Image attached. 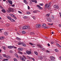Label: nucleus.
Returning <instances> with one entry per match:
<instances>
[{
	"mask_svg": "<svg viewBox=\"0 0 61 61\" xmlns=\"http://www.w3.org/2000/svg\"><path fill=\"white\" fill-rule=\"evenodd\" d=\"M22 46H26V45L25 44L24 42H22Z\"/></svg>",
	"mask_w": 61,
	"mask_h": 61,
	"instance_id": "nucleus-15",
	"label": "nucleus"
},
{
	"mask_svg": "<svg viewBox=\"0 0 61 61\" xmlns=\"http://www.w3.org/2000/svg\"><path fill=\"white\" fill-rule=\"evenodd\" d=\"M6 11L8 13H10L11 12H12L13 11V9L11 8H10L9 9V10H7Z\"/></svg>",
	"mask_w": 61,
	"mask_h": 61,
	"instance_id": "nucleus-2",
	"label": "nucleus"
},
{
	"mask_svg": "<svg viewBox=\"0 0 61 61\" xmlns=\"http://www.w3.org/2000/svg\"><path fill=\"white\" fill-rule=\"evenodd\" d=\"M2 47L4 50H6V49H5V46H3Z\"/></svg>",
	"mask_w": 61,
	"mask_h": 61,
	"instance_id": "nucleus-39",
	"label": "nucleus"
},
{
	"mask_svg": "<svg viewBox=\"0 0 61 61\" xmlns=\"http://www.w3.org/2000/svg\"><path fill=\"white\" fill-rule=\"evenodd\" d=\"M48 25H53V23H52V24L50 23Z\"/></svg>",
	"mask_w": 61,
	"mask_h": 61,
	"instance_id": "nucleus-46",
	"label": "nucleus"
},
{
	"mask_svg": "<svg viewBox=\"0 0 61 61\" xmlns=\"http://www.w3.org/2000/svg\"><path fill=\"white\" fill-rule=\"evenodd\" d=\"M14 61H17V59H16L15 58H14Z\"/></svg>",
	"mask_w": 61,
	"mask_h": 61,
	"instance_id": "nucleus-41",
	"label": "nucleus"
},
{
	"mask_svg": "<svg viewBox=\"0 0 61 61\" xmlns=\"http://www.w3.org/2000/svg\"><path fill=\"white\" fill-rule=\"evenodd\" d=\"M12 6H13V7H14V6H15V4H13L12 5Z\"/></svg>",
	"mask_w": 61,
	"mask_h": 61,
	"instance_id": "nucleus-62",
	"label": "nucleus"
},
{
	"mask_svg": "<svg viewBox=\"0 0 61 61\" xmlns=\"http://www.w3.org/2000/svg\"><path fill=\"white\" fill-rule=\"evenodd\" d=\"M46 52L47 53H49V52H50V51L48 50H47L46 51Z\"/></svg>",
	"mask_w": 61,
	"mask_h": 61,
	"instance_id": "nucleus-54",
	"label": "nucleus"
},
{
	"mask_svg": "<svg viewBox=\"0 0 61 61\" xmlns=\"http://www.w3.org/2000/svg\"><path fill=\"white\" fill-rule=\"evenodd\" d=\"M39 58L40 59H43V57L42 56L40 57Z\"/></svg>",
	"mask_w": 61,
	"mask_h": 61,
	"instance_id": "nucleus-34",
	"label": "nucleus"
},
{
	"mask_svg": "<svg viewBox=\"0 0 61 61\" xmlns=\"http://www.w3.org/2000/svg\"><path fill=\"white\" fill-rule=\"evenodd\" d=\"M10 16H11L12 17H15V16L12 14H10Z\"/></svg>",
	"mask_w": 61,
	"mask_h": 61,
	"instance_id": "nucleus-19",
	"label": "nucleus"
},
{
	"mask_svg": "<svg viewBox=\"0 0 61 61\" xmlns=\"http://www.w3.org/2000/svg\"><path fill=\"white\" fill-rule=\"evenodd\" d=\"M18 53H19V54H21V55L22 54H23V53L22 52L20 51H18Z\"/></svg>",
	"mask_w": 61,
	"mask_h": 61,
	"instance_id": "nucleus-28",
	"label": "nucleus"
},
{
	"mask_svg": "<svg viewBox=\"0 0 61 61\" xmlns=\"http://www.w3.org/2000/svg\"><path fill=\"white\" fill-rule=\"evenodd\" d=\"M37 7H38L39 9L40 10H42L43 8L41 7L39 5H37V6H36Z\"/></svg>",
	"mask_w": 61,
	"mask_h": 61,
	"instance_id": "nucleus-6",
	"label": "nucleus"
},
{
	"mask_svg": "<svg viewBox=\"0 0 61 61\" xmlns=\"http://www.w3.org/2000/svg\"><path fill=\"white\" fill-rule=\"evenodd\" d=\"M47 4H46L45 5V8H47Z\"/></svg>",
	"mask_w": 61,
	"mask_h": 61,
	"instance_id": "nucleus-27",
	"label": "nucleus"
},
{
	"mask_svg": "<svg viewBox=\"0 0 61 61\" xmlns=\"http://www.w3.org/2000/svg\"><path fill=\"white\" fill-rule=\"evenodd\" d=\"M24 18H27V16H25L24 17Z\"/></svg>",
	"mask_w": 61,
	"mask_h": 61,
	"instance_id": "nucleus-48",
	"label": "nucleus"
},
{
	"mask_svg": "<svg viewBox=\"0 0 61 61\" xmlns=\"http://www.w3.org/2000/svg\"><path fill=\"white\" fill-rule=\"evenodd\" d=\"M6 26L8 27V26H9L10 25V24H6Z\"/></svg>",
	"mask_w": 61,
	"mask_h": 61,
	"instance_id": "nucleus-31",
	"label": "nucleus"
},
{
	"mask_svg": "<svg viewBox=\"0 0 61 61\" xmlns=\"http://www.w3.org/2000/svg\"><path fill=\"white\" fill-rule=\"evenodd\" d=\"M5 38V37L4 36H2L0 37V40H2Z\"/></svg>",
	"mask_w": 61,
	"mask_h": 61,
	"instance_id": "nucleus-18",
	"label": "nucleus"
},
{
	"mask_svg": "<svg viewBox=\"0 0 61 61\" xmlns=\"http://www.w3.org/2000/svg\"><path fill=\"white\" fill-rule=\"evenodd\" d=\"M55 51L56 52H58L59 51L57 49H55Z\"/></svg>",
	"mask_w": 61,
	"mask_h": 61,
	"instance_id": "nucleus-29",
	"label": "nucleus"
},
{
	"mask_svg": "<svg viewBox=\"0 0 61 61\" xmlns=\"http://www.w3.org/2000/svg\"><path fill=\"white\" fill-rule=\"evenodd\" d=\"M59 58H60V60H61V56L60 57H59Z\"/></svg>",
	"mask_w": 61,
	"mask_h": 61,
	"instance_id": "nucleus-64",
	"label": "nucleus"
},
{
	"mask_svg": "<svg viewBox=\"0 0 61 61\" xmlns=\"http://www.w3.org/2000/svg\"><path fill=\"white\" fill-rule=\"evenodd\" d=\"M37 12H40V11L38 10H35V11H33V13H37Z\"/></svg>",
	"mask_w": 61,
	"mask_h": 61,
	"instance_id": "nucleus-23",
	"label": "nucleus"
},
{
	"mask_svg": "<svg viewBox=\"0 0 61 61\" xmlns=\"http://www.w3.org/2000/svg\"><path fill=\"white\" fill-rule=\"evenodd\" d=\"M3 58V57L2 56L0 55V59H2Z\"/></svg>",
	"mask_w": 61,
	"mask_h": 61,
	"instance_id": "nucleus-38",
	"label": "nucleus"
},
{
	"mask_svg": "<svg viewBox=\"0 0 61 61\" xmlns=\"http://www.w3.org/2000/svg\"><path fill=\"white\" fill-rule=\"evenodd\" d=\"M50 58H51V60L52 61H53L55 58V57L52 56H51Z\"/></svg>",
	"mask_w": 61,
	"mask_h": 61,
	"instance_id": "nucleus-11",
	"label": "nucleus"
},
{
	"mask_svg": "<svg viewBox=\"0 0 61 61\" xmlns=\"http://www.w3.org/2000/svg\"><path fill=\"white\" fill-rule=\"evenodd\" d=\"M56 46H58V47H60V48H61V46L59 45V44L58 43H57L56 44Z\"/></svg>",
	"mask_w": 61,
	"mask_h": 61,
	"instance_id": "nucleus-20",
	"label": "nucleus"
},
{
	"mask_svg": "<svg viewBox=\"0 0 61 61\" xmlns=\"http://www.w3.org/2000/svg\"><path fill=\"white\" fill-rule=\"evenodd\" d=\"M18 51H21L23 50V49L22 48H19L18 49Z\"/></svg>",
	"mask_w": 61,
	"mask_h": 61,
	"instance_id": "nucleus-9",
	"label": "nucleus"
},
{
	"mask_svg": "<svg viewBox=\"0 0 61 61\" xmlns=\"http://www.w3.org/2000/svg\"><path fill=\"white\" fill-rule=\"evenodd\" d=\"M8 47L9 48H13V46H8Z\"/></svg>",
	"mask_w": 61,
	"mask_h": 61,
	"instance_id": "nucleus-21",
	"label": "nucleus"
},
{
	"mask_svg": "<svg viewBox=\"0 0 61 61\" xmlns=\"http://www.w3.org/2000/svg\"><path fill=\"white\" fill-rule=\"evenodd\" d=\"M50 14H47L46 15L47 16H49V15H50Z\"/></svg>",
	"mask_w": 61,
	"mask_h": 61,
	"instance_id": "nucleus-50",
	"label": "nucleus"
},
{
	"mask_svg": "<svg viewBox=\"0 0 61 61\" xmlns=\"http://www.w3.org/2000/svg\"><path fill=\"white\" fill-rule=\"evenodd\" d=\"M18 45H22V42H19L18 43Z\"/></svg>",
	"mask_w": 61,
	"mask_h": 61,
	"instance_id": "nucleus-33",
	"label": "nucleus"
},
{
	"mask_svg": "<svg viewBox=\"0 0 61 61\" xmlns=\"http://www.w3.org/2000/svg\"><path fill=\"white\" fill-rule=\"evenodd\" d=\"M41 50H45V49L43 48H42L41 49Z\"/></svg>",
	"mask_w": 61,
	"mask_h": 61,
	"instance_id": "nucleus-45",
	"label": "nucleus"
},
{
	"mask_svg": "<svg viewBox=\"0 0 61 61\" xmlns=\"http://www.w3.org/2000/svg\"><path fill=\"white\" fill-rule=\"evenodd\" d=\"M48 5H47V8H49L51 6H50V3H49V4H47Z\"/></svg>",
	"mask_w": 61,
	"mask_h": 61,
	"instance_id": "nucleus-10",
	"label": "nucleus"
},
{
	"mask_svg": "<svg viewBox=\"0 0 61 61\" xmlns=\"http://www.w3.org/2000/svg\"><path fill=\"white\" fill-rule=\"evenodd\" d=\"M7 18H8V19H9V20H10V21H11V22H15V21L13 19H11V18L10 17L7 16Z\"/></svg>",
	"mask_w": 61,
	"mask_h": 61,
	"instance_id": "nucleus-1",
	"label": "nucleus"
},
{
	"mask_svg": "<svg viewBox=\"0 0 61 61\" xmlns=\"http://www.w3.org/2000/svg\"><path fill=\"white\" fill-rule=\"evenodd\" d=\"M47 20L48 21H49V22H51V19L49 18H47Z\"/></svg>",
	"mask_w": 61,
	"mask_h": 61,
	"instance_id": "nucleus-13",
	"label": "nucleus"
},
{
	"mask_svg": "<svg viewBox=\"0 0 61 61\" xmlns=\"http://www.w3.org/2000/svg\"><path fill=\"white\" fill-rule=\"evenodd\" d=\"M18 12H19V13H20V14H22V12H20V11H18Z\"/></svg>",
	"mask_w": 61,
	"mask_h": 61,
	"instance_id": "nucleus-56",
	"label": "nucleus"
},
{
	"mask_svg": "<svg viewBox=\"0 0 61 61\" xmlns=\"http://www.w3.org/2000/svg\"><path fill=\"white\" fill-rule=\"evenodd\" d=\"M27 14L28 15H29V14H30V12L28 11L27 12Z\"/></svg>",
	"mask_w": 61,
	"mask_h": 61,
	"instance_id": "nucleus-43",
	"label": "nucleus"
},
{
	"mask_svg": "<svg viewBox=\"0 0 61 61\" xmlns=\"http://www.w3.org/2000/svg\"><path fill=\"white\" fill-rule=\"evenodd\" d=\"M4 30V29H0V31H2Z\"/></svg>",
	"mask_w": 61,
	"mask_h": 61,
	"instance_id": "nucleus-49",
	"label": "nucleus"
},
{
	"mask_svg": "<svg viewBox=\"0 0 61 61\" xmlns=\"http://www.w3.org/2000/svg\"><path fill=\"white\" fill-rule=\"evenodd\" d=\"M37 46H39V47H40V48H42V46H41V45H39V44H38L37 45Z\"/></svg>",
	"mask_w": 61,
	"mask_h": 61,
	"instance_id": "nucleus-25",
	"label": "nucleus"
},
{
	"mask_svg": "<svg viewBox=\"0 0 61 61\" xmlns=\"http://www.w3.org/2000/svg\"><path fill=\"white\" fill-rule=\"evenodd\" d=\"M46 26V24H44L43 25H42V27H44L45 26Z\"/></svg>",
	"mask_w": 61,
	"mask_h": 61,
	"instance_id": "nucleus-26",
	"label": "nucleus"
},
{
	"mask_svg": "<svg viewBox=\"0 0 61 61\" xmlns=\"http://www.w3.org/2000/svg\"><path fill=\"white\" fill-rule=\"evenodd\" d=\"M29 26H25L24 27H23L22 28V29H27V28H29Z\"/></svg>",
	"mask_w": 61,
	"mask_h": 61,
	"instance_id": "nucleus-3",
	"label": "nucleus"
},
{
	"mask_svg": "<svg viewBox=\"0 0 61 61\" xmlns=\"http://www.w3.org/2000/svg\"><path fill=\"white\" fill-rule=\"evenodd\" d=\"M51 18L52 19H53V20L55 19V17L53 15L51 16Z\"/></svg>",
	"mask_w": 61,
	"mask_h": 61,
	"instance_id": "nucleus-22",
	"label": "nucleus"
},
{
	"mask_svg": "<svg viewBox=\"0 0 61 61\" xmlns=\"http://www.w3.org/2000/svg\"><path fill=\"white\" fill-rule=\"evenodd\" d=\"M22 34H25V31H22Z\"/></svg>",
	"mask_w": 61,
	"mask_h": 61,
	"instance_id": "nucleus-36",
	"label": "nucleus"
},
{
	"mask_svg": "<svg viewBox=\"0 0 61 61\" xmlns=\"http://www.w3.org/2000/svg\"><path fill=\"white\" fill-rule=\"evenodd\" d=\"M3 56L4 57H5L6 58V55L5 54H3Z\"/></svg>",
	"mask_w": 61,
	"mask_h": 61,
	"instance_id": "nucleus-47",
	"label": "nucleus"
},
{
	"mask_svg": "<svg viewBox=\"0 0 61 61\" xmlns=\"http://www.w3.org/2000/svg\"><path fill=\"white\" fill-rule=\"evenodd\" d=\"M6 58H7L8 59H10V58L11 57H10V56L8 55H7L6 56Z\"/></svg>",
	"mask_w": 61,
	"mask_h": 61,
	"instance_id": "nucleus-16",
	"label": "nucleus"
},
{
	"mask_svg": "<svg viewBox=\"0 0 61 61\" xmlns=\"http://www.w3.org/2000/svg\"><path fill=\"white\" fill-rule=\"evenodd\" d=\"M28 9H30V7H29V6H28Z\"/></svg>",
	"mask_w": 61,
	"mask_h": 61,
	"instance_id": "nucleus-59",
	"label": "nucleus"
},
{
	"mask_svg": "<svg viewBox=\"0 0 61 61\" xmlns=\"http://www.w3.org/2000/svg\"><path fill=\"white\" fill-rule=\"evenodd\" d=\"M34 1L35 0H31V1H32V2H34Z\"/></svg>",
	"mask_w": 61,
	"mask_h": 61,
	"instance_id": "nucleus-60",
	"label": "nucleus"
},
{
	"mask_svg": "<svg viewBox=\"0 0 61 61\" xmlns=\"http://www.w3.org/2000/svg\"><path fill=\"white\" fill-rule=\"evenodd\" d=\"M8 2L10 4V5H12V4H13V2H12V1L9 0H8Z\"/></svg>",
	"mask_w": 61,
	"mask_h": 61,
	"instance_id": "nucleus-12",
	"label": "nucleus"
},
{
	"mask_svg": "<svg viewBox=\"0 0 61 61\" xmlns=\"http://www.w3.org/2000/svg\"><path fill=\"white\" fill-rule=\"evenodd\" d=\"M8 34H9V33H8L7 32H5L4 33V35H5V36H7L8 35Z\"/></svg>",
	"mask_w": 61,
	"mask_h": 61,
	"instance_id": "nucleus-14",
	"label": "nucleus"
},
{
	"mask_svg": "<svg viewBox=\"0 0 61 61\" xmlns=\"http://www.w3.org/2000/svg\"><path fill=\"white\" fill-rule=\"evenodd\" d=\"M47 45L49 46H50V44L49 43Z\"/></svg>",
	"mask_w": 61,
	"mask_h": 61,
	"instance_id": "nucleus-61",
	"label": "nucleus"
},
{
	"mask_svg": "<svg viewBox=\"0 0 61 61\" xmlns=\"http://www.w3.org/2000/svg\"><path fill=\"white\" fill-rule=\"evenodd\" d=\"M30 35H35V34L34 33V32H33L30 33Z\"/></svg>",
	"mask_w": 61,
	"mask_h": 61,
	"instance_id": "nucleus-40",
	"label": "nucleus"
},
{
	"mask_svg": "<svg viewBox=\"0 0 61 61\" xmlns=\"http://www.w3.org/2000/svg\"><path fill=\"white\" fill-rule=\"evenodd\" d=\"M23 2L25 4H26V3H27V2H26V0H23Z\"/></svg>",
	"mask_w": 61,
	"mask_h": 61,
	"instance_id": "nucleus-32",
	"label": "nucleus"
},
{
	"mask_svg": "<svg viewBox=\"0 0 61 61\" xmlns=\"http://www.w3.org/2000/svg\"><path fill=\"white\" fill-rule=\"evenodd\" d=\"M53 6L55 8H56V9H58V8H59V6L58 5H54Z\"/></svg>",
	"mask_w": 61,
	"mask_h": 61,
	"instance_id": "nucleus-8",
	"label": "nucleus"
},
{
	"mask_svg": "<svg viewBox=\"0 0 61 61\" xmlns=\"http://www.w3.org/2000/svg\"><path fill=\"white\" fill-rule=\"evenodd\" d=\"M29 44L30 45H32V46H33V45H33V44L32 43H30Z\"/></svg>",
	"mask_w": 61,
	"mask_h": 61,
	"instance_id": "nucleus-53",
	"label": "nucleus"
},
{
	"mask_svg": "<svg viewBox=\"0 0 61 61\" xmlns=\"http://www.w3.org/2000/svg\"><path fill=\"white\" fill-rule=\"evenodd\" d=\"M26 53L27 55H31L32 54V52L29 51L27 50L26 51Z\"/></svg>",
	"mask_w": 61,
	"mask_h": 61,
	"instance_id": "nucleus-4",
	"label": "nucleus"
},
{
	"mask_svg": "<svg viewBox=\"0 0 61 61\" xmlns=\"http://www.w3.org/2000/svg\"><path fill=\"white\" fill-rule=\"evenodd\" d=\"M59 14L60 15V16L61 18V13H60Z\"/></svg>",
	"mask_w": 61,
	"mask_h": 61,
	"instance_id": "nucleus-57",
	"label": "nucleus"
},
{
	"mask_svg": "<svg viewBox=\"0 0 61 61\" xmlns=\"http://www.w3.org/2000/svg\"><path fill=\"white\" fill-rule=\"evenodd\" d=\"M59 26L60 27H61V25L60 24H59Z\"/></svg>",
	"mask_w": 61,
	"mask_h": 61,
	"instance_id": "nucleus-58",
	"label": "nucleus"
},
{
	"mask_svg": "<svg viewBox=\"0 0 61 61\" xmlns=\"http://www.w3.org/2000/svg\"><path fill=\"white\" fill-rule=\"evenodd\" d=\"M14 18V19H15V20H16L17 19V18H16V17H15H15H13Z\"/></svg>",
	"mask_w": 61,
	"mask_h": 61,
	"instance_id": "nucleus-55",
	"label": "nucleus"
},
{
	"mask_svg": "<svg viewBox=\"0 0 61 61\" xmlns=\"http://www.w3.org/2000/svg\"><path fill=\"white\" fill-rule=\"evenodd\" d=\"M32 59L33 60V61H35V59H34V58H32Z\"/></svg>",
	"mask_w": 61,
	"mask_h": 61,
	"instance_id": "nucleus-63",
	"label": "nucleus"
},
{
	"mask_svg": "<svg viewBox=\"0 0 61 61\" xmlns=\"http://www.w3.org/2000/svg\"><path fill=\"white\" fill-rule=\"evenodd\" d=\"M34 2L35 3H37V1L36 0H35L34 1Z\"/></svg>",
	"mask_w": 61,
	"mask_h": 61,
	"instance_id": "nucleus-51",
	"label": "nucleus"
},
{
	"mask_svg": "<svg viewBox=\"0 0 61 61\" xmlns=\"http://www.w3.org/2000/svg\"><path fill=\"white\" fill-rule=\"evenodd\" d=\"M32 18H33L34 19V20L36 19V18L35 16H32Z\"/></svg>",
	"mask_w": 61,
	"mask_h": 61,
	"instance_id": "nucleus-37",
	"label": "nucleus"
},
{
	"mask_svg": "<svg viewBox=\"0 0 61 61\" xmlns=\"http://www.w3.org/2000/svg\"><path fill=\"white\" fill-rule=\"evenodd\" d=\"M48 28H49V27H44V28L45 29Z\"/></svg>",
	"mask_w": 61,
	"mask_h": 61,
	"instance_id": "nucleus-44",
	"label": "nucleus"
},
{
	"mask_svg": "<svg viewBox=\"0 0 61 61\" xmlns=\"http://www.w3.org/2000/svg\"><path fill=\"white\" fill-rule=\"evenodd\" d=\"M23 57L24 58L20 57V59H21V60H22L23 61H25V59H26V58H25V56H24V55H23Z\"/></svg>",
	"mask_w": 61,
	"mask_h": 61,
	"instance_id": "nucleus-5",
	"label": "nucleus"
},
{
	"mask_svg": "<svg viewBox=\"0 0 61 61\" xmlns=\"http://www.w3.org/2000/svg\"><path fill=\"white\" fill-rule=\"evenodd\" d=\"M1 11H2V12H3L4 13L6 12V11H5V10L4 9H2Z\"/></svg>",
	"mask_w": 61,
	"mask_h": 61,
	"instance_id": "nucleus-17",
	"label": "nucleus"
},
{
	"mask_svg": "<svg viewBox=\"0 0 61 61\" xmlns=\"http://www.w3.org/2000/svg\"><path fill=\"white\" fill-rule=\"evenodd\" d=\"M34 53L35 54V55H37V56L38 55V53H37V52L35 51H34Z\"/></svg>",
	"mask_w": 61,
	"mask_h": 61,
	"instance_id": "nucleus-24",
	"label": "nucleus"
},
{
	"mask_svg": "<svg viewBox=\"0 0 61 61\" xmlns=\"http://www.w3.org/2000/svg\"><path fill=\"white\" fill-rule=\"evenodd\" d=\"M8 59H4V60H3V61H8Z\"/></svg>",
	"mask_w": 61,
	"mask_h": 61,
	"instance_id": "nucleus-30",
	"label": "nucleus"
},
{
	"mask_svg": "<svg viewBox=\"0 0 61 61\" xmlns=\"http://www.w3.org/2000/svg\"><path fill=\"white\" fill-rule=\"evenodd\" d=\"M39 5H41L42 6H43V5H44V4H43V3H40L39 4Z\"/></svg>",
	"mask_w": 61,
	"mask_h": 61,
	"instance_id": "nucleus-42",
	"label": "nucleus"
},
{
	"mask_svg": "<svg viewBox=\"0 0 61 61\" xmlns=\"http://www.w3.org/2000/svg\"><path fill=\"white\" fill-rule=\"evenodd\" d=\"M10 53H13V51H12L11 50H10Z\"/></svg>",
	"mask_w": 61,
	"mask_h": 61,
	"instance_id": "nucleus-52",
	"label": "nucleus"
},
{
	"mask_svg": "<svg viewBox=\"0 0 61 61\" xmlns=\"http://www.w3.org/2000/svg\"><path fill=\"white\" fill-rule=\"evenodd\" d=\"M41 27V25L39 24H37L36 25V28H40Z\"/></svg>",
	"mask_w": 61,
	"mask_h": 61,
	"instance_id": "nucleus-7",
	"label": "nucleus"
},
{
	"mask_svg": "<svg viewBox=\"0 0 61 61\" xmlns=\"http://www.w3.org/2000/svg\"><path fill=\"white\" fill-rule=\"evenodd\" d=\"M16 39H17V40H21V39L20 38L18 37L16 38Z\"/></svg>",
	"mask_w": 61,
	"mask_h": 61,
	"instance_id": "nucleus-35",
	"label": "nucleus"
}]
</instances>
